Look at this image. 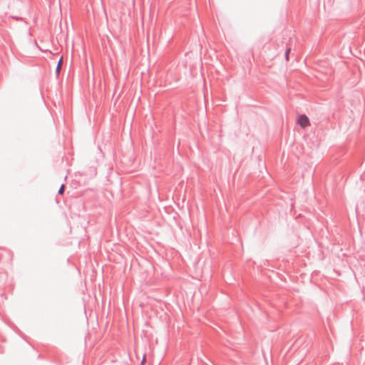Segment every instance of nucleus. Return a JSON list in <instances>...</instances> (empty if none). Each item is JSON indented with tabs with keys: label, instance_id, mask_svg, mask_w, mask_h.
I'll return each instance as SVG.
<instances>
[{
	"label": "nucleus",
	"instance_id": "obj_2",
	"mask_svg": "<svg viewBox=\"0 0 365 365\" xmlns=\"http://www.w3.org/2000/svg\"><path fill=\"white\" fill-rule=\"evenodd\" d=\"M63 65V57H61V58L59 59L58 61V65H57V67H56V74L58 75L59 73H60V71L61 69V66Z\"/></svg>",
	"mask_w": 365,
	"mask_h": 365
},
{
	"label": "nucleus",
	"instance_id": "obj_5",
	"mask_svg": "<svg viewBox=\"0 0 365 365\" xmlns=\"http://www.w3.org/2000/svg\"><path fill=\"white\" fill-rule=\"evenodd\" d=\"M145 357H144V358H143V363H144V362H145Z\"/></svg>",
	"mask_w": 365,
	"mask_h": 365
},
{
	"label": "nucleus",
	"instance_id": "obj_1",
	"mask_svg": "<svg viewBox=\"0 0 365 365\" xmlns=\"http://www.w3.org/2000/svg\"><path fill=\"white\" fill-rule=\"evenodd\" d=\"M297 123L304 128L309 126L310 124L308 117L305 115H299L297 119Z\"/></svg>",
	"mask_w": 365,
	"mask_h": 365
},
{
	"label": "nucleus",
	"instance_id": "obj_4",
	"mask_svg": "<svg viewBox=\"0 0 365 365\" xmlns=\"http://www.w3.org/2000/svg\"><path fill=\"white\" fill-rule=\"evenodd\" d=\"M64 189H65V185H63H63H61V188H60V189H59V190H58V193H59L60 195H62V194L63 193V192H64Z\"/></svg>",
	"mask_w": 365,
	"mask_h": 365
},
{
	"label": "nucleus",
	"instance_id": "obj_3",
	"mask_svg": "<svg viewBox=\"0 0 365 365\" xmlns=\"http://www.w3.org/2000/svg\"><path fill=\"white\" fill-rule=\"evenodd\" d=\"M290 51H291L290 48H287V51H286L285 58H286L287 61L289 60V54Z\"/></svg>",
	"mask_w": 365,
	"mask_h": 365
}]
</instances>
